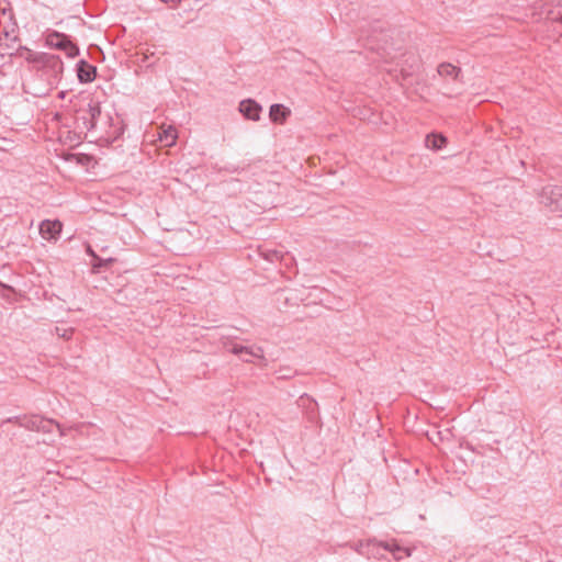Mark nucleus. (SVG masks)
<instances>
[{"mask_svg":"<svg viewBox=\"0 0 562 562\" xmlns=\"http://www.w3.org/2000/svg\"><path fill=\"white\" fill-rule=\"evenodd\" d=\"M46 45L64 52L70 58L79 54L78 46L70 41L69 36L57 31L49 32L46 35Z\"/></svg>","mask_w":562,"mask_h":562,"instance_id":"1","label":"nucleus"},{"mask_svg":"<svg viewBox=\"0 0 562 562\" xmlns=\"http://www.w3.org/2000/svg\"><path fill=\"white\" fill-rule=\"evenodd\" d=\"M23 49L26 53V55L23 56L27 61L52 68L55 76L63 72L64 64L59 56L47 53H33L29 48Z\"/></svg>","mask_w":562,"mask_h":562,"instance_id":"2","label":"nucleus"},{"mask_svg":"<svg viewBox=\"0 0 562 562\" xmlns=\"http://www.w3.org/2000/svg\"><path fill=\"white\" fill-rule=\"evenodd\" d=\"M541 203L549 206L552 211L562 207V187L557 184H548L543 187L540 194Z\"/></svg>","mask_w":562,"mask_h":562,"instance_id":"3","label":"nucleus"},{"mask_svg":"<svg viewBox=\"0 0 562 562\" xmlns=\"http://www.w3.org/2000/svg\"><path fill=\"white\" fill-rule=\"evenodd\" d=\"M227 350L237 356H250L260 360H265L263 349L259 346H241L234 342H224Z\"/></svg>","mask_w":562,"mask_h":562,"instance_id":"4","label":"nucleus"},{"mask_svg":"<svg viewBox=\"0 0 562 562\" xmlns=\"http://www.w3.org/2000/svg\"><path fill=\"white\" fill-rule=\"evenodd\" d=\"M297 405L301 407L306 415L308 422L314 423L318 418L317 403L307 394H303L297 400Z\"/></svg>","mask_w":562,"mask_h":562,"instance_id":"5","label":"nucleus"},{"mask_svg":"<svg viewBox=\"0 0 562 562\" xmlns=\"http://www.w3.org/2000/svg\"><path fill=\"white\" fill-rule=\"evenodd\" d=\"M261 111V105L252 99L243 100L239 103V112L248 120L258 121Z\"/></svg>","mask_w":562,"mask_h":562,"instance_id":"6","label":"nucleus"},{"mask_svg":"<svg viewBox=\"0 0 562 562\" xmlns=\"http://www.w3.org/2000/svg\"><path fill=\"white\" fill-rule=\"evenodd\" d=\"M533 14L538 15L540 20L543 19L549 21H559L562 23V15L548 8V3L543 0L536 1L533 4Z\"/></svg>","mask_w":562,"mask_h":562,"instance_id":"7","label":"nucleus"},{"mask_svg":"<svg viewBox=\"0 0 562 562\" xmlns=\"http://www.w3.org/2000/svg\"><path fill=\"white\" fill-rule=\"evenodd\" d=\"M61 232V223L59 221L45 220L40 225V233L43 238L49 240L56 238Z\"/></svg>","mask_w":562,"mask_h":562,"instance_id":"8","label":"nucleus"},{"mask_svg":"<svg viewBox=\"0 0 562 562\" xmlns=\"http://www.w3.org/2000/svg\"><path fill=\"white\" fill-rule=\"evenodd\" d=\"M291 115V110L283 104L274 103L270 106L269 117L273 123L283 124Z\"/></svg>","mask_w":562,"mask_h":562,"instance_id":"9","label":"nucleus"},{"mask_svg":"<svg viewBox=\"0 0 562 562\" xmlns=\"http://www.w3.org/2000/svg\"><path fill=\"white\" fill-rule=\"evenodd\" d=\"M78 79L80 82H91L94 80L97 68L86 60L78 64Z\"/></svg>","mask_w":562,"mask_h":562,"instance_id":"10","label":"nucleus"},{"mask_svg":"<svg viewBox=\"0 0 562 562\" xmlns=\"http://www.w3.org/2000/svg\"><path fill=\"white\" fill-rule=\"evenodd\" d=\"M177 137V130L171 125L167 127L161 126L160 132L158 133V139L164 146L175 145Z\"/></svg>","mask_w":562,"mask_h":562,"instance_id":"11","label":"nucleus"},{"mask_svg":"<svg viewBox=\"0 0 562 562\" xmlns=\"http://www.w3.org/2000/svg\"><path fill=\"white\" fill-rule=\"evenodd\" d=\"M418 64L419 59L413 54L403 55L401 61L397 63V65L401 66V71L404 76L411 75L415 70V68L418 67Z\"/></svg>","mask_w":562,"mask_h":562,"instance_id":"12","label":"nucleus"},{"mask_svg":"<svg viewBox=\"0 0 562 562\" xmlns=\"http://www.w3.org/2000/svg\"><path fill=\"white\" fill-rule=\"evenodd\" d=\"M90 114V111H89V105L86 108V109H80L78 111V115H77V124L78 126L85 128L87 132H90L93 130V120L91 117Z\"/></svg>","mask_w":562,"mask_h":562,"instance_id":"13","label":"nucleus"},{"mask_svg":"<svg viewBox=\"0 0 562 562\" xmlns=\"http://www.w3.org/2000/svg\"><path fill=\"white\" fill-rule=\"evenodd\" d=\"M439 76L441 77H450L454 80L459 78V75L461 74V69L457 66H453L449 63H442L438 66L437 69Z\"/></svg>","mask_w":562,"mask_h":562,"instance_id":"14","label":"nucleus"},{"mask_svg":"<svg viewBox=\"0 0 562 562\" xmlns=\"http://www.w3.org/2000/svg\"><path fill=\"white\" fill-rule=\"evenodd\" d=\"M43 418L40 415H31V416H24V420L21 423V427L32 430V431H38L40 425L43 423Z\"/></svg>","mask_w":562,"mask_h":562,"instance_id":"15","label":"nucleus"},{"mask_svg":"<svg viewBox=\"0 0 562 562\" xmlns=\"http://www.w3.org/2000/svg\"><path fill=\"white\" fill-rule=\"evenodd\" d=\"M380 546H382L385 550H389L390 552L393 553V557L395 560L397 561H401L404 559V557H408L409 555V552L407 549H403L401 548L400 546L393 543H387V542H381L379 543Z\"/></svg>","mask_w":562,"mask_h":562,"instance_id":"16","label":"nucleus"},{"mask_svg":"<svg viewBox=\"0 0 562 562\" xmlns=\"http://www.w3.org/2000/svg\"><path fill=\"white\" fill-rule=\"evenodd\" d=\"M447 143V138L439 134H430L426 137V145L428 148L439 150Z\"/></svg>","mask_w":562,"mask_h":562,"instance_id":"17","label":"nucleus"},{"mask_svg":"<svg viewBox=\"0 0 562 562\" xmlns=\"http://www.w3.org/2000/svg\"><path fill=\"white\" fill-rule=\"evenodd\" d=\"M54 427L59 430L60 436L66 435V429L63 428L58 422L48 418H43V423L40 425L38 431L48 434L53 430Z\"/></svg>","mask_w":562,"mask_h":562,"instance_id":"18","label":"nucleus"},{"mask_svg":"<svg viewBox=\"0 0 562 562\" xmlns=\"http://www.w3.org/2000/svg\"><path fill=\"white\" fill-rule=\"evenodd\" d=\"M89 111L92 120H93V130L98 127L100 117H101V105L98 101H90L89 102Z\"/></svg>","mask_w":562,"mask_h":562,"instance_id":"19","label":"nucleus"},{"mask_svg":"<svg viewBox=\"0 0 562 562\" xmlns=\"http://www.w3.org/2000/svg\"><path fill=\"white\" fill-rule=\"evenodd\" d=\"M267 260L274 262L277 260H283L285 255L280 250H269L265 254Z\"/></svg>","mask_w":562,"mask_h":562,"instance_id":"20","label":"nucleus"},{"mask_svg":"<svg viewBox=\"0 0 562 562\" xmlns=\"http://www.w3.org/2000/svg\"><path fill=\"white\" fill-rule=\"evenodd\" d=\"M55 333L58 337L60 338H64V339H70L71 336H72V333H74V328L71 327H67V328H61V327H56L55 328Z\"/></svg>","mask_w":562,"mask_h":562,"instance_id":"21","label":"nucleus"},{"mask_svg":"<svg viewBox=\"0 0 562 562\" xmlns=\"http://www.w3.org/2000/svg\"><path fill=\"white\" fill-rule=\"evenodd\" d=\"M22 420H24V416H13V417H9L5 420H3V424L4 423H14L21 427Z\"/></svg>","mask_w":562,"mask_h":562,"instance_id":"22","label":"nucleus"},{"mask_svg":"<svg viewBox=\"0 0 562 562\" xmlns=\"http://www.w3.org/2000/svg\"><path fill=\"white\" fill-rule=\"evenodd\" d=\"M83 427H85V424L80 423V424H76V425L71 426L69 429H74L77 432L82 434V428Z\"/></svg>","mask_w":562,"mask_h":562,"instance_id":"23","label":"nucleus"},{"mask_svg":"<svg viewBox=\"0 0 562 562\" xmlns=\"http://www.w3.org/2000/svg\"><path fill=\"white\" fill-rule=\"evenodd\" d=\"M252 357L250 356H247V355H244V356H240V359L244 361V362H247V363H251L252 362Z\"/></svg>","mask_w":562,"mask_h":562,"instance_id":"24","label":"nucleus"},{"mask_svg":"<svg viewBox=\"0 0 562 562\" xmlns=\"http://www.w3.org/2000/svg\"><path fill=\"white\" fill-rule=\"evenodd\" d=\"M162 2H171V3H179L181 0H161Z\"/></svg>","mask_w":562,"mask_h":562,"instance_id":"25","label":"nucleus"}]
</instances>
